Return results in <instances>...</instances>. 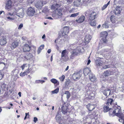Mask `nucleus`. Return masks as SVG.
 Instances as JSON below:
<instances>
[{"mask_svg":"<svg viewBox=\"0 0 124 124\" xmlns=\"http://www.w3.org/2000/svg\"><path fill=\"white\" fill-rule=\"evenodd\" d=\"M85 14L86 16H88L90 20H93L97 17L96 13L93 11L90 10H87L85 12Z\"/></svg>","mask_w":124,"mask_h":124,"instance_id":"1","label":"nucleus"},{"mask_svg":"<svg viewBox=\"0 0 124 124\" xmlns=\"http://www.w3.org/2000/svg\"><path fill=\"white\" fill-rule=\"evenodd\" d=\"M8 14L10 15L11 16H12L16 15L17 16L21 18L23 17L24 15L23 10L22 8L18 10H17L11 14L10 13H8Z\"/></svg>","mask_w":124,"mask_h":124,"instance_id":"2","label":"nucleus"},{"mask_svg":"<svg viewBox=\"0 0 124 124\" xmlns=\"http://www.w3.org/2000/svg\"><path fill=\"white\" fill-rule=\"evenodd\" d=\"M62 0H55L54 2L51 6V9L52 10L56 11L57 8L60 7L62 4L61 2Z\"/></svg>","mask_w":124,"mask_h":124,"instance_id":"3","label":"nucleus"},{"mask_svg":"<svg viewBox=\"0 0 124 124\" xmlns=\"http://www.w3.org/2000/svg\"><path fill=\"white\" fill-rule=\"evenodd\" d=\"M68 54V52L66 50H64L62 52L61 56L62 60L66 62L69 60Z\"/></svg>","mask_w":124,"mask_h":124,"instance_id":"4","label":"nucleus"},{"mask_svg":"<svg viewBox=\"0 0 124 124\" xmlns=\"http://www.w3.org/2000/svg\"><path fill=\"white\" fill-rule=\"evenodd\" d=\"M112 113L115 114L116 116L119 117H123L124 114L121 113L120 107L116 108L113 111Z\"/></svg>","mask_w":124,"mask_h":124,"instance_id":"5","label":"nucleus"},{"mask_svg":"<svg viewBox=\"0 0 124 124\" xmlns=\"http://www.w3.org/2000/svg\"><path fill=\"white\" fill-rule=\"evenodd\" d=\"M81 52L80 49L79 47H78L76 49L73 50L71 52V54L70 57V59H73L74 56L77 55L79 53Z\"/></svg>","mask_w":124,"mask_h":124,"instance_id":"6","label":"nucleus"},{"mask_svg":"<svg viewBox=\"0 0 124 124\" xmlns=\"http://www.w3.org/2000/svg\"><path fill=\"white\" fill-rule=\"evenodd\" d=\"M108 34L106 31L102 32L100 34L101 38L103 41V43H105L107 41L106 38Z\"/></svg>","mask_w":124,"mask_h":124,"instance_id":"7","label":"nucleus"},{"mask_svg":"<svg viewBox=\"0 0 124 124\" xmlns=\"http://www.w3.org/2000/svg\"><path fill=\"white\" fill-rule=\"evenodd\" d=\"M101 91L106 96L109 95L111 92L110 90L108 89H105L104 87H102L101 88Z\"/></svg>","mask_w":124,"mask_h":124,"instance_id":"8","label":"nucleus"},{"mask_svg":"<svg viewBox=\"0 0 124 124\" xmlns=\"http://www.w3.org/2000/svg\"><path fill=\"white\" fill-rule=\"evenodd\" d=\"M35 12V11L34 8L31 7L29 8L27 11V14L30 16H33Z\"/></svg>","mask_w":124,"mask_h":124,"instance_id":"9","label":"nucleus"},{"mask_svg":"<svg viewBox=\"0 0 124 124\" xmlns=\"http://www.w3.org/2000/svg\"><path fill=\"white\" fill-rule=\"evenodd\" d=\"M113 49H106L105 50V52H107L106 54V56L107 57V59H110V57L111 56V52L112 51Z\"/></svg>","mask_w":124,"mask_h":124,"instance_id":"10","label":"nucleus"},{"mask_svg":"<svg viewBox=\"0 0 124 124\" xmlns=\"http://www.w3.org/2000/svg\"><path fill=\"white\" fill-rule=\"evenodd\" d=\"M7 42L6 38L5 36H2L0 37V45H3Z\"/></svg>","mask_w":124,"mask_h":124,"instance_id":"11","label":"nucleus"},{"mask_svg":"<svg viewBox=\"0 0 124 124\" xmlns=\"http://www.w3.org/2000/svg\"><path fill=\"white\" fill-rule=\"evenodd\" d=\"M43 4V3L41 2V1L38 2L35 4V6L38 9H41L42 6L44 5Z\"/></svg>","mask_w":124,"mask_h":124,"instance_id":"12","label":"nucleus"},{"mask_svg":"<svg viewBox=\"0 0 124 124\" xmlns=\"http://www.w3.org/2000/svg\"><path fill=\"white\" fill-rule=\"evenodd\" d=\"M85 17L84 16H80L78 19H77L75 20V22L78 23H81L84 21Z\"/></svg>","mask_w":124,"mask_h":124,"instance_id":"13","label":"nucleus"},{"mask_svg":"<svg viewBox=\"0 0 124 124\" xmlns=\"http://www.w3.org/2000/svg\"><path fill=\"white\" fill-rule=\"evenodd\" d=\"M19 44V42L17 41H15L12 42L11 44V48L13 49L17 47Z\"/></svg>","mask_w":124,"mask_h":124,"instance_id":"14","label":"nucleus"},{"mask_svg":"<svg viewBox=\"0 0 124 124\" xmlns=\"http://www.w3.org/2000/svg\"><path fill=\"white\" fill-rule=\"evenodd\" d=\"M72 76L74 80H77L80 78L81 76L79 73L77 72L73 74Z\"/></svg>","mask_w":124,"mask_h":124,"instance_id":"15","label":"nucleus"},{"mask_svg":"<svg viewBox=\"0 0 124 124\" xmlns=\"http://www.w3.org/2000/svg\"><path fill=\"white\" fill-rule=\"evenodd\" d=\"M91 38V36L89 34H87L85 38V43H88L90 42Z\"/></svg>","mask_w":124,"mask_h":124,"instance_id":"16","label":"nucleus"},{"mask_svg":"<svg viewBox=\"0 0 124 124\" xmlns=\"http://www.w3.org/2000/svg\"><path fill=\"white\" fill-rule=\"evenodd\" d=\"M23 49L24 52L29 51L30 50V47L28 45L26 44L23 46Z\"/></svg>","mask_w":124,"mask_h":124,"instance_id":"17","label":"nucleus"},{"mask_svg":"<svg viewBox=\"0 0 124 124\" xmlns=\"http://www.w3.org/2000/svg\"><path fill=\"white\" fill-rule=\"evenodd\" d=\"M104 63V61L99 59L95 61L96 64L98 66H102Z\"/></svg>","mask_w":124,"mask_h":124,"instance_id":"18","label":"nucleus"},{"mask_svg":"<svg viewBox=\"0 0 124 124\" xmlns=\"http://www.w3.org/2000/svg\"><path fill=\"white\" fill-rule=\"evenodd\" d=\"M80 7L86 6L87 5V1L85 0H79Z\"/></svg>","mask_w":124,"mask_h":124,"instance_id":"19","label":"nucleus"},{"mask_svg":"<svg viewBox=\"0 0 124 124\" xmlns=\"http://www.w3.org/2000/svg\"><path fill=\"white\" fill-rule=\"evenodd\" d=\"M89 77L90 80L92 81H94L96 79L94 75L92 73L89 75Z\"/></svg>","mask_w":124,"mask_h":124,"instance_id":"20","label":"nucleus"},{"mask_svg":"<svg viewBox=\"0 0 124 124\" xmlns=\"http://www.w3.org/2000/svg\"><path fill=\"white\" fill-rule=\"evenodd\" d=\"M121 8L120 7H117L115 8V10L114 11V13L115 15L119 14L120 13Z\"/></svg>","mask_w":124,"mask_h":124,"instance_id":"21","label":"nucleus"},{"mask_svg":"<svg viewBox=\"0 0 124 124\" xmlns=\"http://www.w3.org/2000/svg\"><path fill=\"white\" fill-rule=\"evenodd\" d=\"M87 108L89 111L93 110L95 108L94 106L91 104H88L87 106Z\"/></svg>","mask_w":124,"mask_h":124,"instance_id":"22","label":"nucleus"},{"mask_svg":"<svg viewBox=\"0 0 124 124\" xmlns=\"http://www.w3.org/2000/svg\"><path fill=\"white\" fill-rule=\"evenodd\" d=\"M83 71L84 74L86 76L91 71V70L89 68H86L84 69Z\"/></svg>","mask_w":124,"mask_h":124,"instance_id":"23","label":"nucleus"},{"mask_svg":"<svg viewBox=\"0 0 124 124\" xmlns=\"http://www.w3.org/2000/svg\"><path fill=\"white\" fill-rule=\"evenodd\" d=\"M50 81L53 83L57 84V85H59V82L55 79L52 78Z\"/></svg>","mask_w":124,"mask_h":124,"instance_id":"24","label":"nucleus"},{"mask_svg":"<svg viewBox=\"0 0 124 124\" xmlns=\"http://www.w3.org/2000/svg\"><path fill=\"white\" fill-rule=\"evenodd\" d=\"M33 56L31 54L28 53L27 55L25 56V58L27 59V60L29 59L31 60L32 59Z\"/></svg>","mask_w":124,"mask_h":124,"instance_id":"25","label":"nucleus"},{"mask_svg":"<svg viewBox=\"0 0 124 124\" xmlns=\"http://www.w3.org/2000/svg\"><path fill=\"white\" fill-rule=\"evenodd\" d=\"M74 6L76 7H80V4L79 0H75L74 2Z\"/></svg>","mask_w":124,"mask_h":124,"instance_id":"26","label":"nucleus"},{"mask_svg":"<svg viewBox=\"0 0 124 124\" xmlns=\"http://www.w3.org/2000/svg\"><path fill=\"white\" fill-rule=\"evenodd\" d=\"M103 111L104 112H106L108 111L109 110H110L111 108H109L107 106H105L104 108Z\"/></svg>","mask_w":124,"mask_h":124,"instance_id":"27","label":"nucleus"},{"mask_svg":"<svg viewBox=\"0 0 124 124\" xmlns=\"http://www.w3.org/2000/svg\"><path fill=\"white\" fill-rule=\"evenodd\" d=\"M63 29L64 31L62 34H63L64 33L65 35H66L69 32V28L67 27H65L63 28Z\"/></svg>","mask_w":124,"mask_h":124,"instance_id":"28","label":"nucleus"},{"mask_svg":"<svg viewBox=\"0 0 124 124\" xmlns=\"http://www.w3.org/2000/svg\"><path fill=\"white\" fill-rule=\"evenodd\" d=\"M103 74L105 77L109 76L111 75V72L108 70L105 71L104 72Z\"/></svg>","mask_w":124,"mask_h":124,"instance_id":"29","label":"nucleus"},{"mask_svg":"<svg viewBox=\"0 0 124 124\" xmlns=\"http://www.w3.org/2000/svg\"><path fill=\"white\" fill-rule=\"evenodd\" d=\"M115 16L113 15L111 16L110 17V20L113 23H115L116 21V18Z\"/></svg>","mask_w":124,"mask_h":124,"instance_id":"30","label":"nucleus"},{"mask_svg":"<svg viewBox=\"0 0 124 124\" xmlns=\"http://www.w3.org/2000/svg\"><path fill=\"white\" fill-rule=\"evenodd\" d=\"M8 13L7 14V16H9L7 17V19L8 20H13L14 19H15L14 17V16H11V15H10L8 14Z\"/></svg>","mask_w":124,"mask_h":124,"instance_id":"31","label":"nucleus"},{"mask_svg":"<svg viewBox=\"0 0 124 124\" xmlns=\"http://www.w3.org/2000/svg\"><path fill=\"white\" fill-rule=\"evenodd\" d=\"M67 107L66 106H63L62 108V112L63 113L65 114L67 113Z\"/></svg>","mask_w":124,"mask_h":124,"instance_id":"32","label":"nucleus"},{"mask_svg":"<svg viewBox=\"0 0 124 124\" xmlns=\"http://www.w3.org/2000/svg\"><path fill=\"white\" fill-rule=\"evenodd\" d=\"M56 12L57 14L59 16H61L62 15V11L61 9H59L57 10V12Z\"/></svg>","mask_w":124,"mask_h":124,"instance_id":"33","label":"nucleus"},{"mask_svg":"<svg viewBox=\"0 0 124 124\" xmlns=\"http://www.w3.org/2000/svg\"><path fill=\"white\" fill-rule=\"evenodd\" d=\"M56 118L57 121L59 122V124H60V122L61 121V120L60 115L59 114H57L56 116Z\"/></svg>","mask_w":124,"mask_h":124,"instance_id":"34","label":"nucleus"},{"mask_svg":"<svg viewBox=\"0 0 124 124\" xmlns=\"http://www.w3.org/2000/svg\"><path fill=\"white\" fill-rule=\"evenodd\" d=\"M113 101V100L112 99L109 98L107 100L106 104L108 105H111Z\"/></svg>","mask_w":124,"mask_h":124,"instance_id":"35","label":"nucleus"},{"mask_svg":"<svg viewBox=\"0 0 124 124\" xmlns=\"http://www.w3.org/2000/svg\"><path fill=\"white\" fill-rule=\"evenodd\" d=\"M5 8L6 9L8 10V11L11 10L12 9V6L7 5V6H6Z\"/></svg>","mask_w":124,"mask_h":124,"instance_id":"36","label":"nucleus"},{"mask_svg":"<svg viewBox=\"0 0 124 124\" xmlns=\"http://www.w3.org/2000/svg\"><path fill=\"white\" fill-rule=\"evenodd\" d=\"M59 88H57L55 90L51 91V92L52 94L55 93L57 94L59 92Z\"/></svg>","mask_w":124,"mask_h":124,"instance_id":"37","label":"nucleus"},{"mask_svg":"<svg viewBox=\"0 0 124 124\" xmlns=\"http://www.w3.org/2000/svg\"><path fill=\"white\" fill-rule=\"evenodd\" d=\"M66 95V98L68 99L70 96V92L68 91H66L64 93Z\"/></svg>","mask_w":124,"mask_h":124,"instance_id":"38","label":"nucleus"},{"mask_svg":"<svg viewBox=\"0 0 124 124\" xmlns=\"http://www.w3.org/2000/svg\"><path fill=\"white\" fill-rule=\"evenodd\" d=\"M52 16L55 19H57L59 17V16L57 15L56 12V13H54L53 14Z\"/></svg>","mask_w":124,"mask_h":124,"instance_id":"39","label":"nucleus"},{"mask_svg":"<svg viewBox=\"0 0 124 124\" xmlns=\"http://www.w3.org/2000/svg\"><path fill=\"white\" fill-rule=\"evenodd\" d=\"M90 25L92 26H94L96 25V22L94 21H91L89 23Z\"/></svg>","mask_w":124,"mask_h":124,"instance_id":"40","label":"nucleus"},{"mask_svg":"<svg viewBox=\"0 0 124 124\" xmlns=\"http://www.w3.org/2000/svg\"><path fill=\"white\" fill-rule=\"evenodd\" d=\"M110 3V1H109L105 5H104L102 7V10H104L108 6L109 4Z\"/></svg>","mask_w":124,"mask_h":124,"instance_id":"41","label":"nucleus"},{"mask_svg":"<svg viewBox=\"0 0 124 124\" xmlns=\"http://www.w3.org/2000/svg\"><path fill=\"white\" fill-rule=\"evenodd\" d=\"M94 93L92 92L88 96V98L89 99H92L94 97Z\"/></svg>","mask_w":124,"mask_h":124,"instance_id":"42","label":"nucleus"},{"mask_svg":"<svg viewBox=\"0 0 124 124\" xmlns=\"http://www.w3.org/2000/svg\"><path fill=\"white\" fill-rule=\"evenodd\" d=\"M108 23H105L104 24H103L102 26L101 27L102 28H108Z\"/></svg>","mask_w":124,"mask_h":124,"instance_id":"43","label":"nucleus"},{"mask_svg":"<svg viewBox=\"0 0 124 124\" xmlns=\"http://www.w3.org/2000/svg\"><path fill=\"white\" fill-rule=\"evenodd\" d=\"M48 11V10L47 9V7H45L42 11V12L45 13H46Z\"/></svg>","mask_w":124,"mask_h":124,"instance_id":"44","label":"nucleus"},{"mask_svg":"<svg viewBox=\"0 0 124 124\" xmlns=\"http://www.w3.org/2000/svg\"><path fill=\"white\" fill-rule=\"evenodd\" d=\"M79 13H74V14H72L70 16V17H76L79 15Z\"/></svg>","mask_w":124,"mask_h":124,"instance_id":"45","label":"nucleus"},{"mask_svg":"<svg viewBox=\"0 0 124 124\" xmlns=\"http://www.w3.org/2000/svg\"><path fill=\"white\" fill-rule=\"evenodd\" d=\"M7 5H8L9 6H12V2L10 0H8L7 1L6 4V6H7Z\"/></svg>","mask_w":124,"mask_h":124,"instance_id":"46","label":"nucleus"},{"mask_svg":"<svg viewBox=\"0 0 124 124\" xmlns=\"http://www.w3.org/2000/svg\"><path fill=\"white\" fill-rule=\"evenodd\" d=\"M65 76L64 75H62V76L59 78V79L61 81H63L65 78Z\"/></svg>","mask_w":124,"mask_h":124,"instance_id":"47","label":"nucleus"},{"mask_svg":"<svg viewBox=\"0 0 124 124\" xmlns=\"http://www.w3.org/2000/svg\"><path fill=\"white\" fill-rule=\"evenodd\" d=\"M26 75V74L25 71L23 73L21 72L20 74V76L22 77L25 76Z\"/></svg>","mask_w":124,"mask_h":124,"instance_id":"48","label":"nucleus"},{"mask_svg":"<svg viewBox=\"0 0 124 124\" xmlns=\"http://www.w3.org/2000/svg\"><path fill=\"white\" fill-rule=\"evenodd\" d=\"M75 9L74 8H72L71 9L69 10L68 11L70 13H73L74 12Z\"/></svg>","mask_w":124,"mask_h":124,"instance_id":"49","label":"nucleus"},{"mask_svg":"<svg viewBox=\"0 0 124 124\" xmlns=\"http://www.w3.org/2000/svg\"><path fill=\"white\" fill-rule=\"evenodd\" d=\"M26 64H24L23 65L21 66V68L23 70L24 68L27 67Z\"/></svg>","mask_w":124,"mask_h":124,"instance_id":"50","label":"nucleus"},{"mask_svg":"<svg viewBox=\"0 0 124 124\" xmlns=\"http://www.w3.org/2000/svg\"><path fill=\"white\" fill-rule=\"evenodd\" d=\"M23 26V24L21 23L18 27V29L19 30H21Z\"/></svg>","mask_w":124,"mask_h":124,"instance_id":"51","label":"nucleus"},{"mask_svg":"<svg viewBox=\"0 0 124 124\" xmlns=\"http://www.w3.org/2000/svg\"><path fill=\"white\" fill-rule=\"evenodd\" d=\"M30 71H29V68L28 69H27V70L24 71L25 72L26 75L30 72Z\"/></svg>","mask_w":124,"mask_h":124,"instance_id":"52","label":"nucleus"},{"mask_svg":"<svg viewBox=\"0 0 124 124\" xmlns=\"http://www.w3.org/2000/svg\"><path fill=\"white\" fill-rule=\"evenodd\" d=\"M124 117H120V118H121L119 119V121L120 122H122L123 121V122H124V119L123 118L124 117Z\"/></svg>","mask_w":124,"mask_h":124,"instance_id":"53","label":"nucleus"},{"mask_svg":"<svg viewBox=\"0 0 124 124\" xmlns=\"http://www.w3.org/2000/svg\"><path fill=\"white\" fill-rule=\"evenodd\" d=\"M110 67V65H106L104 66L103 68L104 69H106Z\"/></svg>","mask_w":124,"mask_h":124,"instance_id":"54","label":"nucleus"},{"mask_svg":"<svg viewBox=\"0 0 124 124\" xmlns=\"http://www.w3.org/2000/svg\"><path fill=\"white\" fill-rule=\"evenodd\" d=\"M44 45H43L40 46L39 48L41 50H42L44 48Z\"/></svg>","mask_w":124,"mask_h":124,"instance_id":"55","label":"nucleus"},{"mask_svg":"<svg viewBox=\"0 0 124 124\" xmlns=\"http://www.w3.org/2000/svg\"><path fill=\"white\" fill-rule=\"evenodd\" d=\"M3 77V75L0 73V80Z\"/></svg>","mask_w":124,"mask_h":124,"instance_id":"56","label":"nucleus"},{"mask_svg":"<svg viewBox=\"0 0 124 124\" xmlns=\"http://www.w3.org/2000/svg\"><path fill=\"white\" fill-rule=\"evenodd\" d=\"M37 120L38 119L37 117H34V118L33 121L34 122L36 123Z\"/></svg>","mask_w":124,"mask_h":124,"instance_id":"57","label":"nucleus"},{"mask_svg":"<svg viewBox=\"0 0 124 124\" xmlns=\"http://www.w3.org/2000/svg\"><path fill=\"white\" fill-rule=\"evenodd\" d=\"M40 80H37L35 81V83H40Z\"/></svg>","mask_w":124,"mask_h":124,"instance_id":"58","label":"nucleus"},{"mask_svg":"<svg viewBox=\"0 0 124 124\" xmlns=\"http://www.w3.org/2000/svg\"><path fill=\"white\" fill-rule=\"evenodd\" d=\"M41 50L39 48L37 50V52L38 54H39L41 51Z\"/></svg>","mask_w":124,"mask_h":124,"instance_id":"59","label":"nucleus"},{"mask_svg":"<svg viewBox=\"0 0 124 124\" xmlns=\"http://www.w3.org/2000/svg\"><path fill=\"white\" fill-rule=\"evenodd\" d=\"M22 40H26V38L25 37H22Z\"/></svg>","mask_w":124,"mask_h":124,"instance_id":"60","label":"nucleus"},{"mask_svg":"<svg viewBox=\"0 0 124 124\" xmlns=\"http://www.w3.org/2000/svg\"><path fill=\"white\" fill-rule=\"evenodd\" d=\"M109 116H111L113 114V113H112V112H111L110 111L109 112Z\"/></svg>","mask_w":124,"mask_h":124,"instance_id":"61","label":"nucleus"},{"mask_svg":"<svg viewBox=\"0 0 124 124\" xmlns=\"http://www.w3.org/2000/svg\"><path fill=\"white\" fill-rule=\"evenodd\" d=\"M46 38V36L45 34H44L42 37V38L43 39H45Z\"/></svg>","mask_w":124,"mask_h":124,"instance_id":"62","label":"nucleus"},{"mask_svg":"<svg viewBox=\"0 0 124 124\" xmlns=\"http://www.w3.org/2000/svg\"><path fill=\"white\" fill-rule=\"evenodd\" d=\"M51 50L50 49H49L47 51V53L48 54H49L50 53Z\"/></svg>","mask_w":124,"mask_h":124,"instance_id":"63","label":"nucleus"},{"mask_svg":"<svg viewBox=\"0 0 124 124\" xmlns=\"http://www.w3.org/2000/svg\"><path fill=\"white\" fill-rule=\"evenodd\" d=\"M91 62V61L90 60H88V62L87 64L88 65H89L90 63Z\"/></svg>","mask_w":124,"mask_h":124,"instance_id":"64","label":"nucleus"}]
</instances>
